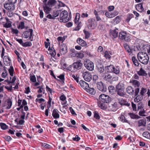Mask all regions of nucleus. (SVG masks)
<instances>
[{
	"label": "nucleus",
	"instance_id": "1",
	"mask_svg": "<svg viewBox=\"0 0 150 150\" xmlns=\"http://www.w3.org/2000/svg\"><path fill=\"white\" fill-rule=\"evenodd\" d=\"M137 58L139 61L144 64H146L149 62V57L146 52H140L137 54Z\"/></svg>",
	"mask_w": 150,
	"mask_h": 150
},
{
	"label": "nucleus",
	"instance_id": "2",
	"mask_svg": "<svg viewBox=\"0 0 150 150\" xmlns=\"http://www.w3.org/2000/svg\"><path fill=\"white\" fill-rule=\"evenodd\" d=\"M82 64L79 61L74 63L68 67V69L72 72H74L81 68Z\"/></svg>",
	"mask_w": 150,
	"mask_h": 150
},
{
	"label": "nucleus",
	"instance_id": "3",
	"mask_svg": "<svg viewBox=\"0 0 150 150\" xmlns=\"http://www.w3.org/2000/svg\"><path fill=\"white\" fill-rule=\"evenodd\" d=\"M55 0H49L47 4H45L44 11L47 14L50 13L52 10V7L54 6L56 3Z\"/></svg>",
	"mask_w": 150,
	"mask_h": 150
},
{
	"label": "nucleus",
	"instance_id": "4",
	"mask_svg": "<svg viewBox=\"0 0 150 150\" xmlns=\"http://www.w3.org/2000/svg\"><path fill=\"white\" fill-rule=\"evenodd\" d=\"M103 77L104 80L110 83H112L113 81H117L118 79V77L114 76L109 74H104Z\"/></svg>",
	"mask_w": 150,
	"mask_h": 150
},
{
	"label": "nucleus",
	"instance_id": "5",
	"mask_svg": "<svg viewBox=\"0 0 150 150\" xmlns=\"http://www.w3.org/2000/svg\"><path fill=\"white\" fill-rule=\"evenodd\" d=\"M68 13L66 11H62L60 14V18L59 19V21L66 23L69 21V18L68 17Z\"/></svg>",
	"mask_w": 150,
	"mask_h": 150
},
{
	"label": "nucleus",
	"instance_id": "6",
	"mask_svg": "<svg viewBox=\"0 0 150 150\" xmlns=\"http://www.w3.org/2000/svg\"><path fill=\"white\" fill-rule=\"evenodd\" d=\"M99 98L101 101L104 103H108L111 100V98L110 97L103 94H101L99 96Z\"/></svg>",
	"mask_w": 150,
	"mask_h": 150
},
{
	"label": "nucleus",
	"instance_id": "7",
	"mask_svg": "<svg viewBox=\"0 0 150 150\" xmlns=\"http://www.w3.org/2000/svg\"><path fill=\"white\" fill-rule=\"evenodd\" d=\"M84 65L85 67L88 70L92 71L94 69V64L93 62L89 60H88L84 62Z\"/></svg>",
	"mask_w": 150,
	"mask_h": 150
},
{
	"label": "nucleus",
	"instance_id": "8",
	"mask_svg": "<svg viewBox=\"0 0 150 150\" xmlns=\"http://www.w3.org/2000/svg\"><path fill=\"white\" fill-rule=\"evenodd\" d=\"M82 76L84 79L87 81L89 82L92 79V75L91 73L88 71L83 72Z\"/></svg>",
	"mask_w": 150,
	"mask_h": 150
},
{
	"label": "nucleus",
	"instance_id": "9",
	"mask_svg": "<svg viewBox=\"0 0 150 150\" xmlns=\"http://www.w3.org/2000/svg\"><path fill=\"white\" fill-rule=\"evenodd\" d=\"M97 87L100 91L103 92H106L107 91V89L105 86L101 81L97 83Z\"/></svg>",
	"mask_w": 150,
	"mask_h": 150
},
{
	"label": "nucleus",
	"instance_id": "10",
	"mask_svg": "<svg viewBox=\"0 0 150 150\" xmlns=\"http://www.w3.org/2000/svg\"><path fill=\"white\" fill-rule=\"evenodd\" d=\"M23 34L25 36V38L26 39L28 37H29V39L31 41L33 40V38H31V37L33 34V30L32 29H29L28 31H25L24 32Z\"/></svg>",
	"mask_w": 150,
	"mask_h": 150
},
{
	"label": "nucleus",
	"instance_id": "11",
	"mask_svg": "<svg viewBox=\"0 0 150 150\" xmlns=\"http://www.w3.org/2000/svg\"><path fill=\"white\" fill-rule=\"evenodd\" d=\"M119 38L125 41H128L129 38L127 36L126 33L123 31H121L119 33Z\"/></svg>",
	"mask_w": 150,
	"mask_h": 150
},
{
	"label": "nucleus",
	"instance_id": "12",
	"mask_svg": "<svg viewBox=\"0 0 150 150\" xmlns=\"http://www.w3.org/2000/svg\"><path fill=\"white\" fill-rule=\"evenodd\" d=\"M4 6L6 9L11 11L14 10L15 7L14 4L10 2L4 4Z\"/></svg>",
	"mask_w": 150,
	"mask_h": 150
},
{
	"label": "nucleus",
	"instance_id": "13",
	"mask_svg": "<svg viewBox=\"0 0 150 150\" xmlns=\"http://www.w3.org/2000/svg\"><path fill=\"white\" fill-rule=\"evenodd\" d=\"M88 28L94 27L96 26V22L94 18L89 19L88 21Z\"/></svg>",
	"mask_w": 150,
	"mask_h": 150
},
{
	"label": "nucleus",
	"instance_id": "14",
	"mask_svg": "<svg viewBox=\"0 0 150 150\" xmlns=\"http://www.w3.org/2000/svg\"><path fill=\"white\" fill-rule=\"evenodd\" d=\"M4 64L6 66H9L10 65L11 60L8 56H5L3 59Z\"/></svg>",
	"mask_w": 150,
	"mask_h": 150
},
{
	"label": "nucleus",
	"instance_id": "15",
	"mask_svg": "<svg viewBox=\"0 0 150 150\" xmlns=\"http://www.w3.org/2000/svg\"><path fill=\"white\" fill-rule=\"evenodd\" d=\"M137 122L138 123V126L139 127L140 126L145 127L146 126V120L145 119H141L137 120Z\"/></svg>",
	"mask_w": 150,
	"mask_h": 150
},
{
	"label": "nucleus",
	"instance_id": "16",
	"mask_svg": "<svg viewBox=\"0 0 150 150\" xmlns=\"http://www.w3.org/2000/svg\"><path fill=\"white\" fill-rule=\"evenodd\" d=\"M67 47L66 45L64 44H62L60 46V52L62 54H64L67 52Z\"/></svg>",
	"mask_w": 150,
	"mask_h": 150
},
{
	"label": "nucleus",
	"instance_id": "17",
	"mask_svg": "<svg viewBox=\"0 0 150 150\" xmlns=\"http://www.w3.org/2000/svg\"><path fill=\"white\" fill-rule=\"evenodd\" d=\"M79 84L81 86L83 89L86 90L88 87V84L86 82L82 80H81L79 81Z\"/></svg>",
	"mask_w": 150,
	"mask_h": 150
},
{
	"label": "nucleus",
	"instance_id": "18",
	"mask_svg": "<svg viewBox=\"0 0 150 150\" xmlns=\"http://www.w3.org/2000/svg\"><path fill=\"white\" fill-rule=\"evenodd\" d=\"M127 92L130 95H133L134 94V91L133 88L131 86H128L126 88Z\"/></svg>",
	"mask_w": 150,
	"mask_h": 150
},
{
	"label": "nucleus",
	"instance_id": "19",
	"mask_svg": "<svg viewBox=\"0 0 150 150\" xmlns=\"http://www.w3.org/2000/svg\"><path fill=\"white\" fill-rule=\"evenodd\" d=\"M76 41L77 43L82 46H85L87 44L86 42L80 38H78Z\"/></svg>",
	"mask_w": 150,
	"mask_h": 150
},
{
	"label": "nucleus",
	"instance_id": "20",
	"mask_svg": "<svg viewBox=\"0 0 150 150\" xmlns=\"http://www.w3.org/2000/svg\"><path fill=\"white\" fill-rule=\"evenodd\" d=\"M118 33V30L117 29L110 31V34L111 35H112L115 38L117 37Z\"/></svg>",
	"mask_w": 150,
	"mask_h": 150
},
{
	"label": "nucleus",
	"instance_id": "21",
	"mask_svg": "<svg viewBox=\"0 0 150 150\" xmlns=\"http://www.w3.org/2000/svg\"><path fill=\"white\" fill-rule=\"evenodd\" d=\"M58 111L57 109H54L52 112V115L53 117L55 119L59 118V115L58 113Z\"/></svg>",
	"mask_w": 150,
	"mask_h": 150
},
{
	"label": "nucleus",
	"instance_id": "22",
	"mask_svg": "<svg viewBox=\"0 0 150 150\" xmlns=\"http://www.w3.org/2000/svg\"><path fill=\"white\" fill-rule=\"evenodd\" d=\"M116 92L117 94L120 96H124L125 95L124 89H116Z\"/></svg>",
	"mask_w": 150,
	"mask_h": 150
},
{
	"label": "nucleus",
	"instance_id": "23",
	"mask_svg": "<svg viewBox=\"0 0 150 150\" xmlns=\"http://www.w3.org/2000/svg\"><path fill=\"white\" fill-rule=\"evenodd\" d=\"M135 8L138 11L140 12H142L144 10L142 3L136 5Z\"/></svg>",
	"mask_w": 150,
	"mask_h": 150
},
{
	"label": "nucleus",
	"instance_id": "24",
	"mask_svg": "<svg viewBox=\"0 0 150 150\" xmlns=\"http://www.w3.org/2000/svg\"><path fill=\"white\" fill-rule=\"evenodd\" d=\"M85 90L87 92L92 95H93L95 93L94 89L93 88L90 87L89 86L88 88H87Z\"/></svg>",
	"mask_w": 150,
	"mask_h": 150
},
{
	"label": "nucleus",
	"instance_id": "25",
	"mask_svg": "<svg viewBox=\"0 0 150 150\" xmlns=\"http://www.w3.org/2000/svg\"><path fill=\"white\" fill-rule=\"evenodd\" d=\"M137 74L140 76H145L147 75L146 71L142 67L140 68L139 71L138 72Z\"/></svg>",
	"mask_w": 150,
	"mask_h": 150
},
{
	"label": "nucleus",
	"instance_id": "26",
	"mask_svg": "<svg viewBox=\"0 0 150 150\" xmlns=\"http://www.w3.org/2000/svg\"><path fill=\"white\" fill-rule=\"evenodd\" d=\"M124 46L126 51L129 53V54L132 53V50L130 48L129 46L128 45L125 44L124 45Z\"/></svg>",
	"mask_w": 150,
	"mask_h": 150
},
{
	"label": "nucleus",
	"instance_id": "27",
	"mask_svg": "<svg viewBox=\"0 0 150 150\" xmlns=\"http://www.w3.org/2000/svg\"><path fill=\"white\" fill-rule=\"evenodd\" d=\"M97 68L98 71L100 73L103 72L104 71V67L102 65H98L97 66Z\"/></svg>",
	"mask_w": 150,
	"mask_h": 150
},
{
	"label": "nucleus",
	"instance_id": "28",
	"mask_svg": "<svg viewBox=\"0 0 150 150\" xmlns=\"http://www.w3.org/2000/svg\"><path fill=\"white\" fill-rule=\"evenodd\" d=\"M143 99V96L141 95H137L136 98H135L134 100L135 102L138 103L139 101H141Z\"/></svg>",
	"mask_w": 150,
	"mask_h": 150
},
{
	"label": "nucleus",
	"instance_id": "29",
	"mask_svg": "<svg viewBox=\"0 0 150 150\" xmlns=\"http://www.w3.org/2000/svg\"><path fill=\"white\" fill-rule=\"evenodd\" d=\"M131 83H132L133 85L135 87H138L140 85V83L137 80H133L130 81Z\"/></svg>",
	"mask_w": 150,
	"mask_h": 150
},
{
	"label": "nucleus",
	"instance_id": "30",
	"mask_svg": "<svg viewBox=\"0 0 150 150\" xmlns=\"http://www.w3.org/2000/svg\"><path fill=\"white\" fill-rule=\"evenodd\" d=\"M114 66L113 65H110L105 67V69L108 70V71L112 73L113 70Z\"/></svg>",
	"mask_w": 150,
	"mask_h": 150
},
{
	"label": "nucleus",
	"instance_id": "31",
	"mask_svg": "<svg viewBox=\"0 0 150 150\" xmlns=\"http://www.w3.org/2000/svg\"><path fill=\"white\" fill-rule=\"evenodd\" d=\"M132 59L133 64L135 66H138L139 65V63L135 57H133Z\"/></svg>",
	"mask_w": 150,
	"mask_h": 150
},
{
	"label": "nucleus",
	"instance_id": "32",
	"mask_svg": "<svg viewBox=\"0 0 150 150\" xmlns=\"http://www.w3.org/2000/svg\"><path fill=\"white\" fill-rule=\"evenodd\" d=\"M12 105V102L10 99H8L7 102L6 109L8 110L10 108Z\"/></svg>",
	"mask_w": 150,
	"mask_h": 150
},
{
	"label": "nucleus",
	"instance_id": "33",
	"mask_svg": "<svg viewBox=\"0 0 150 150\" xmlns=\"http://www.w3.org/2000/svg\"><path fill=\"white\" fill-rule=\"evenodd\" d=\"M112 73H114L116 74H118L120 72V70L119 67H114Z\"/></svg>",
	"mask_w": 150,
	"mask_h": 150
},
{
	"label": "nucleus",
	"instance_id": "34",
	"mask_svg": "<svg viewBox=\"0 0 150 150\" xmlns=\"http://www.w3.org/2000/svg\"><path fill=\"white\" fill-rule=\"evenodd\" d=\"M128 114L132 119H137L140 118V117L138 115H135L133 113H129Z\"/></svg>",
	"mask_w": 150,
	"mask_h": 150
},
{
	"label": "nucleus",
	"instance_id": "35",
	"mask_svg": "<svg viewBox=\"0 0 150 150\" xmlns=\"http://www.w3.org/2000/svg\"><path fill=\"white\" fill-rule=\"evenodd\" d=\"M124 85L122 82H120L116 86V89H124Z\"/></svg>",
	"mask_w": 150,
	"mask_h": 150
},
{
	"label": "nucleus",
	"instance_id": "36",
	"mask_svg": "<svg viewBox=\"0 0 150 150\" xmlns=\"http://www.w3.org/2000/svg\"><path fill=\"white\" fill-rule=\"evenodd\" d=\"M50 54L51 55V56L53 57H54L56 55V53L53 47L51 48V50L50 51Z\"/></svg>",
	"mask_w": 150,
	"mask_h": 150
},
{
	"label": "nucleus",
	"instance_id": "37",
	"mask_svg": "<svg viewBox=\"0 0 150 150\" xmlns=\"http://www.w3.org/2000/svg\"><path fill=\"white\" fill-rule=\"evenodd\" d=\"M143 136L146 138L150 139V133L147 131L144 132L142 134Z\"/></svg>",
	"mask_w": 150,
	"mask_h": 150
},
{
	"label": "nucleus",
	"instance_id": "38",
	"mask_svg": "<svg viewBox=\"0 0 150 150\" xmlns=\"http://www.w3.org/2000/svg\"><path fill=\"white\" fill-rule=\"evenodd\" d=\"M79 18L80 14L79 13H77L75 18V23L77 24L78 25L79 24L78 21L79 20Z\"/></svg>",
	"mask_w": 150,
	"mask_h": 150
},
{
	"label": "nucleus",
	"instance_id": "39",
	"mask_svg": "<svg viewBox=\"0 0 150 150\" xmlns=\"http://www.w3.org/2000/svg\"><path fill=\"white\" fill-rule=\"evenodd\" d=\"M10 75L12 76L13 75V72L14 71L13 68L12 66L10 67V68L8 70Z\"/></svg>",
	"mask_w": 150,
	"mask_h": 150
},
{
	"label": "nucleus",
	"instance_id": "40",
	"mask_svg": "<svg viewBox=\"0 0 150 150\" xmlns=\"http://www.w3.org/2000/svg\"><path fill=\"white\" fill-rule=\"evenodd\" d=\"M30 80L33 82H35L36 81V78L34 75H32L31 74H30Z\"/></svg>",
	"mask_w": 150,
	"mask_h": 150
},
{
	"label": "nucleus",
	"instance_id": "41",
	"mask_svg": "<svg viewBox=\"0 0 150 150\" xmlns=\"http://www.w3.org/2000/svg\"><path fill=\"white\" fill-rule=\"evenodd\" d=\"M32 45V43L30 42H27L23 43L22 46L24 47H30Z\"/></svg>",
	"mask_w": 150,
	"mask_h": 150
},
{
	"label": "nucleus",
	"instance_id": "42",
	"mask_svg": "<svg viewBox=\"0 0 150 150\" xmlns=\"http://www.w3.org/2000/svg\"><path fill=\"white\" fill-rule=\"evenodd\" d=\"M98 105L99 107L100 108L102 109H104L105 108L104 104L103 103H101V102H98Z\"/></svg>",
	"mask_w": 150,
	"mask_h": 150
},
{
	"label": "nucleus",
	"instance_id": "43",
	"mask_svg": "<svg viewBox=\"0 0 150 150\" xmlns=\"http://www.w3.org/2000/svg\"><path fill=\"white\" fill-rule=\"evenodd\" d=\"M0 126L1 128L3 129H7L8 126L4 123H0Z\"/></svg>",
	"mask_w": 150,
	"mask_h": 150
},
{
	"label": "nucleus",
	"instance_id": "44",
	"mask_svg": "<svg viewBox=\"0 0 150 150\" xmlns=\"http://www.w3.org/2000/svg\"><path fill=\"white\" fill-rule=\"evenodd\" d=\"M64 75L62 74L59 76H58L57 77L59 78L62 81V83H64Z\"/></svg>",
	"mask_w": 150,
	"mask_h": 150
},
{
	"label": "nucleus",
	"instance_id": "45",
	"mask_svg": "<svg viewBox=\"0 0 150 150\" xmlns=\"http://www.w3.org/2000/svg\"><path fill=\"white\" fill-rule=\"evenodd\" d=\"M147 91V90L146 88H142L140 91V94L142 96L144 95V94L146 93Z\"/></svg>",
	"mask_w": 150,
	"mask_h": 150
},
{
	"label": "nucleus",
	"instance_id": "46",
	"mask_svg": "<svg viewBox=\"0 0 150 150\" xmlns=\"http://www.w3.org/2000/svg\"><path fill=\"white\" fill-rule=\"evenodd\" d=\"M114 87L113 86H110L108 87V90L111 93H113V90L114 89Z\"/></svg>",
	"mask_w": 150,
	"mask_h": 150
},
{
	"label": "nucleus",
	"instance_id": "47",
	"mask_svg": "<svg viewBox=\"0 0 150 150\" xmlns=\"http://www.w3.org/2000/svg\"><path fill=\"white\" fill-rule=\"evenodd\" d=\"M59 11H58L53 12L52 17L53 18H54L59 16Z\"/></svg>",
	"mask_w": 150,
	"mask_h": 150
},
{
	"label": "nucleus",
	"instance_id": "48",
	"mask_svg": "<svg viewBox=\"0 0 150 150\" xmlns=\"http://www.w3.org/2000/svg\"><path fill=\"white\" fill-rule=\"evenodd\" d=\"M120 120L123 122H128V121L125 119V117L123 115H122L120 117Z\"/></svg>",
	"mask_w": 150,
	"mask_h": 150
},
{
	"label": "nucleus",
	"instance_id": "49",
	"mask_svg": "<svg viewBox=\"0 0 150 150\" xmlns=\"http://www.w3.org/2000/svg\"><path fill=\"white\" fill-rule=\"evenodd\" d=\"M4 27L6 28H8L11 27V23L10 22H7L5 24L3 25Z\"/></svg>",
	"mask_w": 150,
	"mask_h": 150
},
{
	"label": "nucleus",
	"instance_id": "50",
	"mask_svg": "<svg viewBox=\"0 0 150 150\" xmlns=\"http://www.w3.org/2000/svg\"><path fill=\"white\" fill-rule=\"evenodd\" d=\"M120 20V17L119 16H117L115 19L113 20L114 22H116L117 23H119Z\"/></svg>",
	"mask_w": 150,
	"mask_h": 150
},
{
	"label": "nucleus",
	"instance_id": "51",
	"mask_svg": "<svg viewBox=\"0 0 150 150\" xmlns=\"http://www.w3.org/2000/svg\"><path fill=\"white\" fill-rule=\"evenodd\" d=\"M77 57L80 58H82L84 57V54L81 52H80L76 54Z\"/></svg>",
	"mask_w": 150,
	"mask_h": 150
},
{
	"label": "nucleus",
	"instance_id": "52",
	"mask_svg": "<svg viewBox=\"0 0 150 150\" xmlns=\"http://www.w3.org/2000/svg\"><path fill=\"white\" fill-rule=\"evenodd\" d=\"M94 117L97 119H99L100 118V117L97 112L95 111L94 112Z\"/></svg>",
	"mask_w": 150,
	"mask_h": 150
},
{
	"label": "nucleus",
	"instance_id": "53",
	"mask_svg": "<svg viewBox=\"0 0 150 150\" xmlns=\"http://www.w3.org/2000/svg\"><path fill=\"white\" fill-rule=\"evenodd\" d=\"M72 76L77 83L79 82V76L74 75H73Z\"/></svg>",
	"mask_w": 150,
	"mask_h": 150
},
{
	"label": "nucleus",
	"instance_id": "54",
	"mask_svg": "<svg viewBox=\"0 0 150 150\" xmlns=\"http://www.w3.org/2000/svg\"><path fill=\"white\" fill-rule=\"evenodd\" d=\"M104 56L106 59L108 58V59H109L111 57V56L110 55L108 52L107 51H106L105 52Z\"/></svg>",
	"mask_w": 150,
	"mask_h": 150
},
{
	"label": "nucleus",
	"instance_id": "55",
	"mask_svg": "<svg viewBox=\"0 0 150 150\" xmlns=\"http://www.w3.org/2000/svg\"><path fill=\"white\" fill-rule=\"evenodd\" d=\"M7 75V71L5 69H4V72H3L2 74V77L3 78H6Z\"/></svg>",
	"mask_w": 150,
	"mask_h": 150
},
{
	"label": "nucleus",
	"instance_id": "56",
	"mask_svg": "<svg viewBox=\"0 0 150 150\" xmlns=\"http://www.w3.org/2000/svg\"><path fill=\"white\" fill-rule=\"evenodd\" d=\"M42 146L46 148H49L50 146L47 144L43 143L42 144Z\"/></svg>",
	"mask_w": 150,
	"mask_h": 150
},
{
	"label": "nucleus",
	"instance_id": "57",
	"mask_svg": "<svg viewBox=\"0 0 150 150\" xmlns=\"http://www.w3.org/2000/svg\"><path fill=\"white\" fill-rule=\"evenodd\" d=\"M133 15L132 14H129L128 15L127 18L126 20L127 22H129L130 19L133 17Z\"/></svg>",
	"mask_w": 150,
	"mask_h": 150
},
{
	"label": "nucleus",
	"instance_id": "58",
	"mask_svg": "<svg viewBox=\"0 0 150 150\" xmlns=\"http://www.w3.org/2000/svg\"><path fill=\"white\" fill-rule=\"evenodd\" d=\"M93 79L94 81V82L96 83V81L98 79V76L96 75H94L93 76Z\"/></svg>",
	"mask_w": 150,
	"mask_h": 150
},
{
	"label": "nucleus",
	"instance_id": "59",
	"mask_svg": "<svg viewBox=\"0 0 150 150\" xmlns=\"http://www.w3.org/2000/svg\"><path fill=\"white\" fill-rule=\"evenodd\" d=\"M106 16L108 18H112L113 16L112 15L111 13L110 14L109 12H107L105 13Z\"/></svg>",
	"mask_w": 150,
	"mask_h": 150
},
{
	"label": "nucleus",
	"instance_id": "60",
	"mask_svg": "<svg viewBox=\"0 0 150 150\" xmlns=\"http://www.w3.org/2000/svg\"><path fill=\"white\" fill-rule=\"evenodd\" d=\"M143 105L142 103L141 102L138 104V109H141L143 108Z\"/></svg>",
	"mask_w": 150,
	"mask_h": 150
},
{
	"label": "nucleus",
	"instance_id": "61",
	"mask_svg": "<svg viewBox=\"0 0 150 150\" xmlns=\"http://www.w3.org/2000/svg\"><path fill=\"white\" fill-rule=\"evenodd\" d=\"M4 138L7 141L9 142L11 140V137L9 136H6Z\"/></svg>",
	"mask_w": 150,
	"mask_h": 150
},
{
	"label": "nucleus",
	"instance_id": "62",
	"mask_svg": "<svg viewBox=\"0 0 150 150\" xmlns=\"http://www.w3.org/2000/svg\"><path fill=\"white\" fill-rule=\"evenodd\" d=\"M139 92V88H136L135 90V92H134L135 96H137L138 95Z\"/></svg>",
	"mask_w": 150,
	"mask_h": 150
},
{
	"label": "nucleus",
	"instance_id": "63",
	"mask_svg": "<svg viewBox=\"0 0 150 150\" xmlns=\"http://www.w3.org/2000/svg\"><path fill=\"white\" fill-rule=\"evenodd\" d=\"M69 110L70 111V112H71V113L72 114V115H76V114L75 113L74 111V110L72 109V107H69Z\"/></svg>",
	"mask_w": 150,
	"mask_h": 150
},
{
	"label": "nucleus",
	"instance_id": "64",
	"mask_svg": "<svg viewBox=\"0 0 150 150\" xmlns=\"http://www.w3.org/2000/svg\"><path fill=\"white\" fill-rule=\"evenodd\" d=\"M21 29H23L25 28L24 23L23 22H21L20 23L19 26Z\"/></svg>",
	"mask_w": 150,
	"mask_h": 150
}]
</instances>
